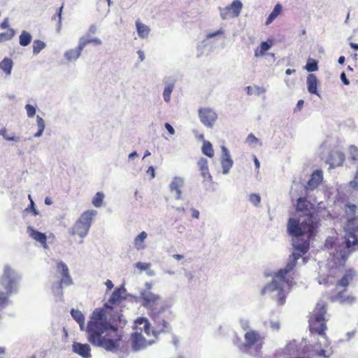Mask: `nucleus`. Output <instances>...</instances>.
Wrapping results in <instances>:
<instances>
[{
	"instance_id": "obj_1",
	"label": "nucleus",
	"mask_w": 358,
	"mask_h": 358,
	"mask_svg": "<svg viewBox=\"0 0 358 358\" xmlns=\"http://www.w3.org/2000/svg\"><path fill=\"white\" fill-rule=\"evenodd\" d=\"M122 289L117 288L102 308H96L87 324L88 341L107 351L119 348L122 331L117 326L121 322Z\"/></svg>"
},
{
	"instance_id": "obj_2",
	"label": "nucleus",
	"mask_w": 358,
	"mask_h": 358,
	"mask_svg": "<svg viewBox=\"0 0 358 358\" xmlns=\"http://www.w3.org/2000/svg\"><path fill=\"white\" fill-rule=\"evenodd\" d=\"M315 206L306 197H299L296 201V210L306 218L299 223L295 218H289L287 222V231L289 235L295 237L293 247L296 242L310 241L313 238L320 226V220L315 213Z\"/></svg>"
},
{
	"instance_id": "obj_3",
	"label": "nucleus",
	"mask_w": 358,
	"mask_h": 358,
	"mask_svg": "<svg viewBox=\"0 0 358 358\" xmlns=\"http://www.w3.org/2000/svg\"><path fill=\"white\" fill-rule=\"evenodd\" d=\"M309 250L308 241L296 242L294 244V250L284 268L280 269L275 273L272 281L268 283L262 289V294L264 295L268 292L278 291L277 302L278 305H283L285 303L286 294L285 288L289 289L294 280V268H295L298 259Z\"/></svg>"
},
{
	"instance_id": "obj_4",
	"label": "nucleus",
	"mask_w": 358,
	"mask_h": 358,
	"mask_svg": "<svg viewBox=\"0 0 358 358\" xmlns=\"http://www.w3.org/2000/svg\"><path fill=\"white\" fill-rule=\"evenodd\" d=\"M358 227H356L353 231H345L343 236L345 245L344 249H337L331 257L332 266L330 268V275H336L345 266L350 255L356 250H358Z\"/></svg>"
},
{
	"instance_id": "obj_5",
	"label": "nucleus",
	"mask_w": 358,
	"mask_h": 358,
	"mask_svg": "<svg viewBox=\"0 0 358 358\" xmlns=\"http://www.w3.org/2000/svg\"><path fill=\"white\" fill-rule=\"evenodd\" d=\"M327 312V303L325 301H318L308 317V327L311 334H316L326 339L329 345L326 331L327 329L326 318Z\"/></svg>"
},
{
	"instance_id": "obj_6",
	"label": "nucleus",
	"mask_w": 358,
	"mask_h": 358,
	"mask_svg": "<svg viewBox=\"0 0 358 358\" xmlns=\"http://www.w3.org/2000/svg\"><path fill=\"white\" fill-rule=\"evenodd\" d=\"M19 276L8 265L4 266L3 273L0 278V310L9 303V296L17 292Z\"/></svg>"
},
{
	"instance_id": "obj_7",
	"label": "nucleus",
	"mask_w": 358,
	"mask_h": 358,
	"mask_svg": "<svg viewBox=\"0 0 358 358\" xmlns=\"http://www.w3.org/2000/svg\"><path fill=\"white\" fill-rule=\"evenodd\" d=\"M96 215V211L94 210H86L83 213L71 228V234L73 236L78 235L80 238L85 237L87 234L93 218Z\"/></svg>"
},
{
	"instance_id": "obj_8",
	"label": "nucleus",
	"mask_w": 358,
	"mask_h": 358,
	"mask_svg": "<svg viewBox=\"0 0 358 358\" xmlns=\"http://www.w3.org/2000/svg\"><path fill=\"white\" fill-rule=\"evenodd\" d=\"M245 343L240 346V349L245 352H248L252 348H254L257 354L261 350L264 344L265 337L259 331L250 329L244 335Z\"/></svg>"
},
{
	"instance_id": "obj_9",
	"label": "nucleus",
	"mask_w": 358,
	"mask_h": 358,
	"mask_svg": "<svg viewBox=\"0 0 358 358\" xmlns=\"http://www.w3.org/2000/svg\"><path fill=\"white\" fill-rule=\"evenodd\" d=\"M357 275V273L356 270L352 268H348L345 271L342 277L336 282V286L343 287V290L336 294L335 299L341 302H351L353 300L352 297H345V292L350 282H352Z\"/></svg>"
},
{
	"instance_id": "obj_10",
	"label": "nucleus",
	"mask_w": 358,
	"mask_h": 358,
	"mask_svg": "<svg viewBox=\"0 0 358 358\" xmlns=\"http://www.w3.org/2000/svg\"><path fill=\"white\" fill-rule=\"evenodd\" d=\"M137 322L139 324H143V329L141 331H143L146 335L150 336V324L147 319L141 317L137 320ZM147 345V341L145 338L142 335V332H135L131 336V346L132 348L135 350H140Z\"/></svg>"
},
{
	"instance_id": "obj_11",
	"label": "nucleus",
	"mask_w": 358,
	"mask_h": 358,
	"mask_svg": "<svg viewBox=\"0 0 358 358\" xmlns=\"http://www.w3.org/2000/svg\"><path fill=\"white\" fill-rule=\"evenodd\" d=\"M142 306L150 310V313L152 311H158L165 308L164 304L161 301V298L159 295L155 294L152 292H148L143 293L141 295Z\"/></svg>"
},
{
	"instance_id": "obj_12",
	"label": "nucleus",
	"mask_w": 358,
	"mask_h": 358,
	"mask_svg": "<svg viewBox=\"0 0 358 358\" xmlns=\"http://www.w3.org/2000/svg\"><path fill=\"white\" fill-rule=\"evenodd\" d=\"M150 316L154 321L155 331L164 332L168 329L169 317L167 315L166 308L163 309L160 308L158 311L150 313Z\"/></svg>"
},
{
	"instance_id": "obj_13",
	"label": "nucleus",
	"mask_w": 358,
	"mask_h": 358,
	"mask_svg": "<svg viewBox=\"0 0 358 358\" xmlns=\"http://www.w3.org/2000/svg\"><path fill=\"white\" fill-rule=\"evenodd\" d=\"M243 8V3L240 0H234L233 2L224 8H220L222 19L237 17L239 16Z\"/></svg>"
},
{
	"instance_id": "obj_14",
	"label": "nucleus",
	"mask_w": 358,
	"mask_h": 358,
	"mask_svg": "<svg viewBox=\"0 0 358 358\" xmlns=\"http://www.w3.org/2000/svg\"><path fill=\"white\" fill-rule=\"evenodd\" d=\"M201 122L207 127L211 128L217 119V113L210 108H201L198 111Z\"/></svg>"
},
{
	"instance_id": "obj_15",
	"label": "nucleus",
	"mask_w": 358,
	"mask_h": 358,
	"mask_svg": "<svg viewBox=\"0 0 358 358\" xmlns=\"http://www.w3.org/2000/svg\"><path fill=\"white\" fill-rule=\"evenodd\" d=\"M57 272L61 275L59 285L69 286L73 284V280L70 275L69 270L67 265L62 261L57 262L56 264Z\"/></svg>"
},
{
	"instance_id": "obj_16",
	"label": "nucleus",
	"mask_w": 358,
	"mask_h": 358,
	"mask_svg": "<svg viewBox=\"0 0 358 358\" xmlns=\"http://www.w3.org/2000/svg\"><path fill=\"white\" fill-rule=\"evenodd\" d=\"M345 161L344 154L338 150H332L329 153L327 163L329 164L330 168L334 169L336 166H342Z\"/></svg>"
},
{
	"instance_id": "obj_17",
	"label": "nucleus",
	"mask_w": 358,
	"mask_h": 358,
	"mask_svg": "<svg viewBox=\"0 0 358 358\" xmlns=\"http://www.w3.org/2000/svg\"><path fill=\"white\" fill-rule=\"evenodd\" d=\"M234 162L231 158L230 153L227 148L224 146L222 147V158H221V166L222 169V173L227 174L229 170L232 167Z\"/></svg>"
},
{
	"instance_id": "obj_18",
	"label": "nucleus",
	"mask_w": 358,
	"mask_h": 358,
	"mask_svg": "<svg viewBox=\"0 0 358 358\" xmlns=\"http://www.w3.org/2000/svg\"><path fill=\"white\" fill-rule=\"evenodd\" d=\"M1 29H6L5 32L0 33V43L11 40L15 35V31L9 27V20L5 18L0 24Z\"/></svg>"
},
{
	"instance_id": "obj_19",
	"label": "nucleus",
	"mask_w": 358,
	"mask_h": 358,
	"mask_svg": "<svg viewBox=\"0 0 358 358\" xmlns=\"http://www.w3.org/2000/svg\"><path fill=\"white\" fill-rule=\"evenodd\" d=\"M73 351L83 358L91 357V349L88 344H82L80 343L75 342L73 344Z\"/></svg>"
},
{
	"instance_id": "obj_20",
	"label": "nucleus",
	"mask_w": 358,
	"mask_h": 358,
	"mask_svg": "<svg viewBox=\"0 0 358 358\" xmlns=\"http://www.w3.org/2000/svg\"><path fill=\"white\" fill-rule=\"evenodd\" d=\"M183 184L184 180L180 177H175L170 184V190L171 192H175L176 199H179L181 197L180 189L183 186Z\"/></svg>"
},
{
	"instance_id": "obj_21",
	"label": "nucleus",
	"mask_w": 358,
	"mask_h": 358,
	"mask_svg": "<svg viewBox=\"0 0 358 358\" xmlns=\"http://www.w3.org/2000/svg\"><path fill=\"white\" fill-rule=\"evenodd\" d=\"M307 88L309 93L319 95L317 91L318 80L317 77L313 74H308L306 79Z\"/></svg>"
},
{
	"instance_id": "obj_22",
	"label": "nucleus",
	"mask_w": 358,
	"mask_h": 358,
	"mask_svg": "<svg viewBox=\"0 0 358 358\" xmlns=\"http://www.w3.org/2000/svg\"><path fill=\"white\" fill-rule=\"evenodd\" d=\"M197 164L202 177L205 180H211L212 176L209 173L208 160L205 158L201 157L199 159Z\"/></svg>"
},
{
	"instance_id": "obj_23",
	"label": "nucleus",
	"mask_w": 358,
	"mask_h": 358,
	"mask_svg": "<svg viewBox=\"0 0 358 358\" xmlns=\"http://www.w3.org/2000/svg\"><path fill=\"white\" fill-rule=\"evenodd\" d=\"M28 231L32 238L41 243L45 248L46 247L47 237L45 234L38 231L31 227H28Z\"/></svg>"
},
{
	"instance_id": "obj_24",
	"label": "nucleus",
	"mask_w": 358,
	"mask_h": 358,
	"mask_svg": "<svg viewBox=\"0 0 358 358\" xmlns=\"http://www.w3.org/2000/svg\"><path fill=\"white\" fill-rule=\"evenodd\" d=\"M322 180V173L321 171H314L310 180L308 182V187L310 189H314L318 186Z\"/></svg>"
},
{
	"instance_id": "obj_25",
	"label": "nucleus",
	"mask_w": 358,
	"mask_h": 358,
	"mask_svg": "<svg viewBox=\"0 0 358 358\" xmlns=\"http://www.w3.org/2000/svg\"><path fill=\"white\" fill-rule=\"evenodd\" d=\"M82 51L83 49L78 45L75 49L67 50L64 53V57L69 62L75 61L80 56Z\"/></svg>"
},
{
	"instance_id": "obj_26",
	"label": "nucleus",
	"mask_w": 358,
	"mask_h": 358,
	"mask_svg": "<svg viewBox=\"0 0 358 358\" xmlns=\"http://www.w3.org/2000/svg\"><path fill=\"white\" fill-rule=\"evenodd\" d=\"M147 236V233L145 231H142L135 238L134 244L136 250H141L145 248L144 242Z\"/></svg>"
},
{
	"instance_id": "obj_27",
	"label": "nucleus",
	"mask_w": 358,
	"mask_h": 358,
	"mask_svg": "<svg viewBox=\"0 0 358 358\" xmlns=\"http://www.w3.org/2000/svg\"><path fill=\"white\" fill-rule=\"evenodd\" d=\"M13 66V60L9 57H5L0 62V69L6 73V76L11 74Z\"/></svg>"
},
{
	"instance_id": "obj_28",
	"label": "nucleus",
	"mask_w": 358,
	"mask_h": 358,
	"mask_svg": "<svg viewBox=\"0 0 358 358\" xmlns=\"http://www.w3.org/2000/svg\"><path fill=\"white\" fill-rule=\"evenodd\" d=\"M90 43H92L95 45H100L102 43V42H101V39H99L98 38H89L88 36L87 37H81L79 39L78 45L80 46V48H82L83 50V48L87 44H90Z\"/></svg>"
},
{
	"instance_id": "obj_29",
	"label": "nucleus",
	"mask_w": 358,
	"mask_h": 358,
	"mask_svg": "<svg viewBox=\"0 0 358 358\" xmlns=\"http://www.w3.org/2000/svg\"><path fill=\"white\" fill-rule=\"evenodd\" d=\"M282 12V7L280 3H277L272 12L269 14L268 17H267L266 20V25H268L271 23L273 22V21L278 16L280 15Z\"/></svg>"
},
{
	"instance_id": "obj_30",
	"label": "nucleus",
	"mask_w": 358,
	"mask_h": 358,
	"mask_svg": "<svg viewBox=\"0 0 358 358\" xmlns=\"http://www.w3.org/2000/svg\"><path fill=\"white\" fill-rule=\"evenodd\" d=\"M268 41L262 42L259 48L255 50V56L258 57L264 55L265 52L268 50L272 46V41L268 40Z\"/></svg>"
},
{
	"instance_id": "obj_31",
	"label": "nucleus",
	"mask_w": 358,
	"mask_h": 358,
	"mask_svg": "<svg viewBox=\"0 0 358 358\" xmlns=\"http://www.w3.org/2000/svg\"><path fill=\"white\" fill-rule=\"evenodd\" d=\"M136 26L138 34L141 38H145L148 36L150 30L147 25L141 23L139 20H136Z\"/></svg>"
},
{
	"instance_id": "obj_32",
	"label": "nucleus",
	"mask_w": 358,
	"mask_h": 358,
	"mask_svg": "<svg viewBox=\"0 0 358 358\" xmlns=\"http://www.w3.org/2000/svg\"><path fill=\"white\" fill-rule=\"evenodd\" d=\"M31 35L27 31H22L19 37V43L22 46H27L31 41Z\"/></svg>"
},
{
	"instance_id": "obj_33",
	"label": "nucleus",
	"mask_w": 358,
	"mask_h": 358,
	"mask_svg": "<svg viewBox=\"0 0 358 358\" xmlns=\"http://www.w3.org/2000/svg\"><path fill=\"white\" fill-rule=\"evenodd\" d=\"M71 314L72 317L75 319V320L79 324L81 329L85 324V317L83 314L78 310H71Z\"/></svg>"
},
{
	"instance_id": "obj_34",
	"label": "nucleus",
	"mask_w": 358,
	"mask_h": 358,
	"mask_svg": "<svg viewBox=\"0 0 358 358\" xmlns=\"http://www.w3.org/2000/svg\"><path fill=\"white\" fill-rule=\"evenodd\" d=\"M202 152L209 157H213L214 156V150L212 144L209 141L203 142Z\"/></svg>"
},
{
	"instance_id": "obj_35",
	"label": "nucleus",
	"mask_w": 358,
	"mask_h": 358,
	"mask_svg": "<svg viewBox=\"0 0 358 358\" xmlns=\"http://www.w3.org/2000/svg\"><path fill=\"white\" fill-rule=\"evenodd\" d=\"M305 69L308 72H313L318 70L317 62L312 58H309L305 66Z\"/></svg>"
},
{
	"instance_id": "obj_36",
	"label": "nucleus",
	"mask_w": 358,
	"mask_h": 358,
	"mask_svg": "<svg viewBox=\"0 0 358 358\" xmlns=\"http://www.w3.org/2000/svg\"><path fill=\"white\" fill-rule=\"evenodd\" d=\"M45 43L41 40H34L33 42V53L38 55L43 49L45 48Z\"/></svg>"
},
{
	"instance_id": "obj_37",
	"label": "nucleus",
	"mask_w": 358,
	"mask_h": 358,
	"mask_svg": "<svg viewBox=\"0 0 358 358\" xmlns=\"http://www.w3.org/2000/svg\"><path fill=\"white\" fill-rule=\"evenodd\" d=\"M37 125L38 131L34 134L35 137H39L42 135L45 129V122L42 117L37 116L36 117Z\"/></svg>"
},
{
	"instance_id": "obj_38",
	"label": "nucleus",
	"mask_w": 358,
	"mask_h": 358,
	"mask_svg": "<svg viewBox=\"0 0 358 358\" xmlns=\"http://www.w3.org/2000/svg\"><path fill=\"white\" fill-rule=\"evenodd\" d=\"M103 197L104 196L103 193L97 192L92 199V204L97 208L101 206Z\"/></svg>"
},
{
	"instance_id": "obj_39",
	"label": "nucleus",
	"mask_w": 358,
	"mask_h": 358,
	"mask_svg": "<svg viewBox=\"0 0 358 358\" xmlns=\"http://www.w3.org/2000/svg\"><path fill=\"white\" fill-rule=\"evenodd\" d=\"M173 87H174L173 84H169V85H167L165 87L164 92H163V96H164V99L166 102H169V101L171 99V94L173 92Z\"/></svg>"
},
{
	"instance_id": "obj_40",
	"label": "nucleus",
	"mask_w": 358,
	"mask_h": 358,
	"mask_svg": "<svg viewBox=\"0 0 358 358\" xmlns=\"http://www.w3.org/2000/svg\"><path fill=\"white\" fill-rule=\"evenodd\" d=\"M350 157L353 161L358 160V148L355 145H350L349 148Z\"/></svg>"
},
{
	"instance_id": "obj_41",
	"label": "nucleus",
	"mask_w": 358,
	"mask_h": 358,
	"mask_svg": "<svg viewBox=\"0 0 358 358\" xmlns=\"http://www.w3.org/2000/svg\"><path fill=\"white\" fill-rule=\"evenodd\" d=\"M246 143L248 145H253L259 143V141L253 134L251 133L246 138Z\"/></svg>"
},
{
	"instance_id": "obj_42",
	"label": "nucleus",
	"mask_w": 358,
	"mask_h": 358,
	"mask_svg": "<svg viewBox=\"0 0 358 358\" xmlns=\"http://www.w3.org/2000/svg\"><path fill=\"white\" fill-rule=\"evenodd\" d=\"M250 201L255 206H258L261 201L259 195L257 194H252L250 195Z\"/></svg>"
},
{
	"instance_id": "obj_43",
	"label": "nucleus",
	"mask_w": 358,
	"mask_h": 358,
	"mask_svg": "<svg viewBox=\"0 0 358 358\" xmlns=\"http://www.w3.org/2000/svg\"><path fill=\"white\" fill-rule=\"evenodd\" d=\"M25 108L27 110V115L29 117H32L35 115L36 108L33 106H31L30 104H27L25 106Z\"/></svg>"
},
{
	"instance_id": "obj_44",
	"label": "nucleus",
	"mask_w": 358,
	"mask_h": 358,
	"mask_svg": "<svg viewBox=\"0 0 358 358\" xmlns=\"http://www.w3.org/2000/svg\"><path fill=\"white\" fill-rule=\"evenodd\" d=\"M150 266V264L149 263L137 262L136 264V267L140 269L141 271H145L148 269Z\"/></svg>"
},
{
	"instance_id": "obj_45",
	"label": "nucleus",
	"mask_w": 358,
	"mask_h": 358,
	"mask_svg": "<svg viewBox=\"0 0 358 358\" xmlns=\"http://www.w3.org/2000/svg\"><path fill=\"white\" fill-rule=\"evenodd\" d=\"M316 355L320 357L328 358L329 357V355L326 354V351L324 350H320L316 352Z\"/></svg>"
},
{
	"instance_id": "obj_46",
	"label": "nucleus",
	"mask_w": 358,
	"mask_h": 358,
	"mask_svg": "<svg viewBox=\"0 0 358 358\" xmlns=\"http://www.w3.org/2000/svg\"><path fill=\"white\" fill-rule=\"evenodd\" d=\"M5 132H6V130H3L1 131V134H2V136H3V138L5 139H6L7 141H17V138H15V137H13H13H9V136H6L5 134Z\"/></svg>"
},
{
	"instance_id": "obj_47",
	"label": "nucleus",
	"mask_w": 358,
	"mask_h": 358,
	"mask_svg": "<svg viewBox=\"0 0 358 358\" xmlns=\"http://www.w3.org/2000/svg\"><path fill=\"white\" fill-rule=\"evenodd\" d=\"M341 79L342 80V82L343 83L344 85H348L350 84V81L348 80L347 77H346V75L344 72H343L341 74Z\"/></svg>"
},
{
	"instance_id": "obj_48",
	"label": "nucleus",
	"mask_w": 358,
	"mask_h": 358,
	"mask_svg": "<svg viewBox=\"0 0 358 358\" xmlns=\"http://www.w3.org/2000/svg\"><path fill=\"white\" fill-rule=\"evenodd\" d=\"M97 30L96 26L94 24H92L90 27L87 32V35L94 34L96 33Z\"/></svg>"
},
{
	"instance_id": "obj_49",
	"label": "nucleus",
	"mask_w": 358,
	"mask_h": 358,
	"mask_svg": "<svg viewBox=\"0 0 358 358\" xmlns=\"http://www.w3.org/2000/svg\"><path fill=\"white\" fill-rule=\"evenodd\" d=\"M222 33H223V31L222 30H218V31H215L213 33L208 34L207 37L208 38H211L213 37L216 36L217 35L222 34Z\"/></svg>"
},
{
	"instance_id": "obj_50",
	"label": "nucleus",
	"mask_w": 358,
	"mask_h": 358,
	"mask_svg": "<svg viewBox=\"0 0 358 358\" xmlns=\"http://www.w3.org/2000/svg\"><path fill=\"white\" fill-rule=\"evenodd\" d=\"M165 127L168 130V131L169 132L170 134L173 135L174 134V129L170 124L166 123Z\"/></svg>"
},
{
	"instance_id": "obj_51",
	"label": "nucleus",
	"mask_w": 358,
	"mask_h": 358,
	"mask_svg": "<svg viewBox=\"0 0 358 358\" xmlns=\"http://www.w3.org/2000/svg\"><path fill=\"white\" fill-rule=\"evenodd\" d=\"M192 217L193 218L198 219L199 217V212L198 210L192 208Z\"/></svg>"
},
{
	"instance_id": "obj_52",
	"label": "nucleus",
	"mask_w": 358,
	"mask_h": 358,
	"mask_svg": "<svg viewBox=\"0 0 358 358\" xmlns=\"http://www.w3.org/2000/svg\"><path fill=\"white\" fill-rule=\"evenodd\" d=\"M147 173L150 175L152 178H155V169L152 166L148 168Z\"/></svg>"
},
{
	"instance_id": "obj_53",
	"label": "nucleus",
	"mask_w": 358,
	"mask_h": 358,
	"mask_svg": "<svg viewBox=\"0 0 358 358\" xmlns=\"http://www.w3.org/2000/svg\"><path fill=\"white\" fill-rule=\"evenodd\" d=\"M253 160H254V162H255V164L256 169L257 171H259V167H260V163H259L258 159L257 158V157L255 155L253 156Z\"/></svg>"
},
{
	"instance_id": "obj_54",
	"label": "nucleus",
	"mask_w": 358,
	"mask_h": 358,
	"mask_svg": "<svg viewBox=\"0 0 358 358\" xmlns=\"http://www.w3.org/2000/svg\"><path fill=\"white\" fill-rule=\"evenodd\" d=\"M105 284L107 287L108 290H110L113 287V284L112 281L110 280H107L106 282H105Z\"/></svg>"
},
{
	"instance_id": "obj_55",
	"label": "nucleus",
	"mask_w": 358,
	"mask_h": 358,
	"mask_svg": "<svg viewBox=\"0 0 358 358\" xmlns=\"http://www.w3.org/2000/svg\"><path fill=\"white\" fill-rule=\"evenodd\" d=\"M303 103H304V101L303 100L298 101L295 110H300L301 109V108L303 107Z\"/></svg>"
},
{
	"instance_id": "obj_56",
	"label": "nucleus",
	"mask_w": 358,
	"mask_h": 358,
	"mask_svg": "<svg viewBox=\"0 0 358 358\" xmlns=\"http://www.w3.org/2000/svg\"><path fill=\"white\" fill-rule=\"evenodd\" d=\"M30 208H31V210L33 212V213L36 215H38V212L36 211V210L34 208V203L32 199H31V202H30Z\"/></svg>"
},
{
	"instance_id": "obj_57",
	"label": "nucleus",
	"mask_w": 358,
	"mask_h": 358,
	"mask_svg": "<svg viewBox=\"0 0 358 358\" xmlns=\"http://www.w3.org/2000/svg\"><path fill=\"white\" fill-rule=\"evenodd\" d=\"M350 45L355 50H358V44L357 43L351 42V43H350Z\"/></svg>"
},
{
	"instance_id": "obj_58",
	"label": "nucleus",
	"mask_w": 358,
	"mask_h": 358,
	"mask_svg": "<svg viewBox=\"0 0 358 358\" xmlns=\"http://www.w3.org/2000/svg\"><path fill=\"white\" fill-rule=\"evenodd\" d=\"M345 60V57H344V56H341V57L338 58V63H339L340 64H344Z\"/></svg>"
},
{
	"instance_id": "obj_59",
	"label": "nucleus",
	"mask_w": 358,
	"mask_h": 358,
	"mask_svg": "<svg viewBox=\"0 0 358 358\" xmlns=\"http://www.w3.org/2000/svg\"><path fill=\"white\" fill-rule=\"evenodd\" d=\"M138 54L139 55L141 61H143L144 59V54L143 52L141 50L138 51Z\"/></svg>"
},
{
	"instance_id": "obj_60",
	"label": "nucleus",
	"mask_w": 358,
	"mask_h": 358,
	"mask_svg": "<svg viewBox=\"0 0 358 358\" xmlns=\"http://www.w3.org/2000/svg\"><path fill=\"white\" fill-rule=\"evenodd\" d=\"M62 6H61L58 10H57V15H58V17H59V22H60L61 21V15H62Z\"/></svg>"
},
{
	"instance_id": "obj_61",
	"label": "nucleus",
	"mask_w": 358,
	"mask_h": 358,
	"mask_svg": "<svg viewBox=\"0 0 358 358\" xmlns=\"http://www.w3.org/2000/svg\"><path fill=\"white\" fill-rule=\"evenodd\" d=\"M245 90H246L247 94H248V95L252 94V87H250V86H248V87L245 88Z\"/></svg>"
},
{
	"instance_id": "obj_62",
	"label": "nucleus",
	"mask_w": 358,
	"mask_h": 358,
	"mask_svg": "<svg viewBox=\"0 0 358 358\" xmlns=\"http://www.w3.org/2000/svg\"><path fill=\"white\" fill-rule=\"evenodd\" d=\"M295 72V70L294 69H287L285 71V73L287 75H291L292 73Z\"/></svg>"
},
{
	"instance_id": "obj_63",
	"label": "nucleus",
	"mask_w": 358,
	"mask_h": 358,
	"mask_svg": "<svg viewBox=\"0 0 358 358\" xmlns=\"http://www.w3.org/2000/svg\"><path fill=\"white\" fill-rule=\"evenodd\" d=\"M52 201H51V199H50V198H48V197L45 198V203L46 205H51V204H52Z\"/></svg>"
},
{
	"instance_id": "obj_64",
	"label": "nucleus",
	"mask_w": 358,
	"mask_h": 358,
	"mask_svg": "<svg viewBox=\"0 0 358 358\" xmlns=\"http://www.w3.org/2000/svg\"><path fill=\"white\" fill-rule=\"evenodd\" d=\"M173 257L177 260H180L183 258V256L181 255H174Z\"/></svg>"
}]
</instances>
